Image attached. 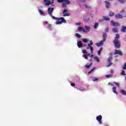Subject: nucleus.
Returning a JSON list of instances; mask_svg holds the SVG:
<instances>
[{
    "instance_id": "nucleus-23",
    "label": "nucleus",
    "mask_w": 126,
    "mask_h": 126,
    "mask_svg": "<svg viewBox=\"0 0 126 126\" xmlns=\"http://www.w3.org/2000/svg\"><path fill=\"white\" fill-rule=\"evenodd\" d=\"M120 38V34L117 33L116 34V37H115L114 40H119L118 39Z\"/></svg>"
},
{
    "instance_id": "nucleus-34",
    "label": "nucleus",
    "mask_w": 126,
    "mask_h": 126,
    "mask_svg": "<svg viewBox=\"0 0 126 126\" xmlns=\"http://www.w3.org/2000/svg\"><path fill=\"white\" fill-rule=\"evenodd\" d=\"M121 93H122V94H123V95H126V92H125L124 90H122L121 91Z\"/></svg>"
},
{
    "instance_id": "nucleus-35",
    "label": "nucleus",
    "mask_w": 126,
    "mask_h": 126,
    "mask_svg": "<svg viewBox=\"0 0 126 126\" xmlns=\"http://www.w3.org/2000/svg\"><path fill=\"white\" fill-rule=\"evenodd\" d=\"M90 20V19L89 18H88V19H86L85 18H84V21L85 22H88V21H89Z\"/></svg>"
},
{
    "instance_id": "nucleus-3",
    "label": "nucleus",
    "mask_w": 126,
    "mask_h": 126,
    "mask_svg": "<svg viewBox=\"0 0 126 126\" xmlns=\"http://www.w3.org/2000/svg\"><path fill=\"white\" fill-rule=\"evenodd\" d=\"M57 2L59 3H62V6L63 8L66 7V5L70 4V1L69 0H57Z\"/></svg>"
},
{
    "instance_id": "nucleus-56",
    "label": "nucleus",
    "mask_w": 126,
    "mask_h": 126,
    "mask_svg": "<svg viewBox=\"0 0 126 126\" xmlns=\"http://www.w3.org/2000/svg\"><path fill=\"white\" fill-rule=\"evenodd\" d=\"M45 23H48V22H45Z\"/></svg>"
},
{
    "instance_id": "nucleus-31",
    "label": "nucleus",
    "mask_w": 126,
    "mask_h": 126,
    "mask_svg": "<svg viewBox=\"0 0 126 126\" xmlns=\"http://www.w3.org/2000/svg\"><path fill=\"white\" fill-rule=\"evenodd\" d=\"M121 74V75H126V71H125L124 70H122Z\"/></svg>"
},
{
    "instance_id": "nucleus-11",
    "label": "nucleus",
    "mask_w": 126,
    "mask_h": 126,
    "mask_svg": "<svg viewBox=\"0 0 126 126\" xmlns=\"http://www.w3.org/2000/svg\"><path fill=\"white\" fill-rule=\"evenodd\" d=\"M105 6L106 8H110L111 6V4L110 3V2L108 1V0H106L105 1Z\"/></svg>"
},
{
    "instance_id": "nucleus-46",
    "label": "nucleus",
    "mask_w": 126,
    "mask_h": 126,
    "mask_svg": "<svg viewBox=\"0 0 126 126\" xmlns=\"http://www.w3.org/2000/svg\"><path fill=\"white\" fill-rule=\"evenodd\" d=\"M81 25V23H76V25Z\"/></svg>"
},
{
    "instance_id": "nucleus-20",
    "label": "nucleus",
    "mask_w": 126,
    "mask_h": 126,
    "mask_svg": "<svg viewBox=\"0 0 126 126\" xmlns=\"http://www.w3.org/2000/svg\"><path fill=\"white\" fill-rule=\"evenodd\" d=\"M85 28L87 32H89V31H90V27H87V26H85Z\"/></svg>"
},
{
    "instance_id": "nucleus-40",
    "label": "nucleus",
    "mask_w": 126,
    "mask_h": 126,
    "mask_svg": "<svg viewBox=\"0 0 126 126\" xmlns=\"http://www.w3.org/2000/svg\"><path fill=\"white\" fill-rule=\"evenodd\" d=\"M94 69H95V68H94L93 69H92L90 71H89L88 72V74H90V73H91L92 72V71H93V70H94Z\"/></svg>"
},
{
    "instance_id": "nucleus-27",
    "label": "nucleus",
    "mask_w": 126,
    "mask_h": 126,
    "mask_svg": "<svg viewBox=\"0 0 126 126\" xmlns=\"http://www.w3.org/2000/svg\"><path fill=\"white\" fill-rule=\"evenodd\" d=\"M105 77H107V78H111V77H113V74H111L109 75H106Z\"/></svg>"
},
{
    "instance_id": "nucleus-51",
    "label": "nucleus",
    "mask_w": 126,
    "mask_h": 126,
    "mask_svg": "<svg viewBox=\"0 0 126 126\" xmlns=\"http://www.w3.org/2000/svg\"><path fill=\"white\" fill-rule=\"evenodd\" d=\"M80 1H82V2H85V0H80Z\"/></svg>"
},
{
    "instance_id": "nucleus-17",
    "label": "nucleus",
    "mask_w": 126,
    "mask_h": 126,
    "mask_svg": "<svg viewBox=\"0 0 126 126\" xmlns=\"http://www.w3.org/2000/svg\"><path fill=\"white\" fill-rule=\"evenodd\" d=\"M121 31L123 32H126V27L125 26H122Z\"/></svg>"
},
{
    "instance_id": "nucleus-52",
    "label": "nucleus",
    "mask_w": 126,
    "mask_h": 126,
    "mask_svg": "<svg viewBox=\"0 0 126 126\" xmlns=\"http://www.w3.org/2000/svg\"><path fill=\"white\" fill-rule=\"evenodd\" d=\"M87 57L89 56H91V54H89V53H87Z\"/></svg>"
},
{
    "instance_id": "nucleus-8",
    "label": "nucleus",
    "mask_w": 126,
    "mask_h": 126,
    "mask_svg": "<svg viewBox=\"0 0 126 126\" xmlns=\"http://www.w3.org/2000/svg\"><path fill=\"white\" fill-rule=\"evenodd\" d=\"M114 55H119V56H123V52L121 50H118L115 49V52L114 53Z\"/></svg>"
},
{
    "instance_id": "nucleus-38",
    "label": "nucleus",
    "mask_w": 126,
    "mask_h": 126,
    "mask_svg": "<svg viewBox=\"0 0 126 126\" xmlns=\"http://www.w3.org/2000/svg\"><path fill=\"white\" fill-rule=\"evenodd\" d=\"M83 41L84 43H87V42H88V40H87V39L84 38V39H83Z\"/></svg>"
},
{
    "instance_id": "nucleus-15",
    "label": "nucleus",
    "mask_w": 126,
    "mask_h": 126,
    "mask_svg": "<svg viewBox=\"0 0 126 126\" xmlns=\"http://www.w3.org/2000/svg\"><path fill=\"white\" fill-rule=\"evenodd\" d=\"M78 31H79V32H86V31H85V30L82 27H79Z\"/></svg>"
},
{
    "instance_id": "nucleus-2",
    "label": "nucleus",
    "mask_w": 126,
    "mask_h": 126,
    "mask_svg": "<svg viewBox=\"0 0 126 126\" xmlns=\"http://www.w3.org/2000/svg\"><path fill=\"white\" fill-rule=\"evenodd\" d=\"M103 39L102 40L98 43L95 44L97 47H101L104 45V42H105L107 39V33L104 32L102 35Z\"/></svg>"
},
{
    "instance_id": "nucleus-54",
    "label": "nucleus",
    "mask_w": 126,
    "mask_h": 126,
    "mask_svg": "<svg viewBox=\"0 0 126 126\" xmlns=\"http://www.w3.org/2000/svg\"><path fill=\"white\" fill-rule=\"evenodd\" d=\"M93 60H92V58L91 59V60H90V62H93Z\"/></svg>"
},
{
    "instance_id": "nucleus-36",
    "label": "nucleus",
    "mask_w": 126,
    "mask_h": 126,
    "mask_svg": "<svg viewBox=\"0 0 126 126\" xmlns=\"http://www.w3.org/2000/svg\"><path fill=\"white\" fill-rule=\"evenodd\" d=\"M118 0L119 2H121V3H125L124 0Z\"/></svg>"
},
{
    "instance_id": "nucleus-50",
    "label": "nucleus",
    "mask_w": 126,
    "mask_h": 126,
    "mask_svg": "<svg viewBox=\"0 0 126 126\" xmlns=\"http://www.w3.org/2000/svg\"><path fill=\"white\" fill-rule=\"evenodd\" d=\"M93 57H94V55H90V58H91V59H92V58H93Z\"/></svg>"
},
{
    "instance_id": "nucleus-55",
    "label": "nucleus",
    "mask_w": 126,
    "mask_h": 126,
    "mask_svg": "<svg viewBox=\"0 0 126 126\" xmlns=\"http://www.w3.org/2000/svg\"><path fill=\"white\" fill-rule=\"evenodd\" d=\"M91 17H93V15L91 14Z\"/></svg>"
},
{
    "instance_id": "nucleus-53",
    "label": "nucleus",
    "mask_w": 126,
    "mask_h": 126,
    "mask_svg": "<svg viewBox=\"0 0 126 126\" xmlns=\"http://www.w3.org/2000/svg\"><path fill=\"white\" fill-rule=\"evenodd\" d=\"M109 56H110V57H112V56H113V53H110L109 54Z\"/></svg>"
},
{
    "instance_id": "nucleus-12",
    "label": "nucleus",
    "mask_w": 126,
    "mask_h": 126,
    "mask_svg": "<svg viewBox=\"0 0 126 126\" xmlns=\"http://www.w3.org/2000/svg\"><path fill=\"white\" fill-rule=\"evenodd\" d=\"M115 16V18H116L117 19H121L123 17V15H122V14H116Z\"/></svg>"
},
{
    "instance_id": "nucleus-43",
    "label": "nucleus",
    "mask_w": 126,
    "mask_h": 126,
    "mask_svg": "<svg viewBox=\"0 0 126 126\" xmlns=\"http://www.w3.org/2000/svg\"><path fill=\"white\" fill-rule=\"evenodd\" d=\"M103 21H104V19H100L99 20V22H103Z\"/></svg>"
},
{
    "instance_id": "nucleus-49",
    "label": "nucleus",
    "mask_w": 126,
    "mask_h": 126,
    "mask_svg": "<svg viewBox=\"0 0 126 126\" xmlns=\"http://www.w3.org/2000/svg\"><path fill=\"white\" fill-rule=\"evenodd\" d=\"M110 72L112 73V74H113V73H114V70H111Z\"/></svg>"
},
{
    "instance_id": "nucleus-24",
    "label": "nucleus",
    "mask_w": 126,
    "mask_h": 126,
    "mask_svg": "<svg viewBox=\"0 0 126 126\" xmlns=\"http://www.w3.org/2000/svg\"><path fill=\"white\" fill-rule=\"evenodd\" d=\"M114 15H115V13H114V12H113L112 11H109V16L112 17Z\"/></svg>"
},
{
    "instance_id": "nucleus-5",
    "label": "nucleus",
    "mask_w": 126,
    "mask_h": 126,
    "mask_svg": "<svg viewBox=\"0 0 126 126\" xmlns=\"http://www.w3.org/2000/svg\"><path fill=\"white\" fill-rule=\"evenodd\" d=\"M92 45H93V42H92V40H91L90 44H88V47L87 48V49L90 48L91 54H93V51H94L93 47L91 46H92Z\"/></svg>"
},
{
    "instance_id": "nucleus-30",
    "label": "nucleus",
    "mask_w": 126,
    "mask_h": 126,
    "mask_svg": "<svg viewBox=\"0 0 126 126\" xmlns=\"http://www.w3.org/2000/svg\"><path fill=\"white\" fill-rule=\"evenodd\" d=\"M85 7H86V8H92L91 6H90V5H88V4H85Z\"/></svg>"
},
{
    "instance_id": "nucleus-14",
    "label": "nucleus",
    "mask_w": 126,
    "mask_h": 126,
    "mask_svg": "<svg viewBox=\"0 0 126 126\" xmlns=\"http://www.w3.org/2000/svg\"><path fill=\"white\" fill-rule=\"evenodd\" d=\"M77 44L78 48H81V47H83V44H82V42H81V41L80 40L78 41Z\"/></svg>"
},
{
    "instance_id": "nucleus-44",
    "label": "nucleus",
    "mask_w": 126,
    "mask_h": 126,
    "mask_svg": "<svg viewBox=\"0 0 126 126\" xmlns=\"http://www.w3.org/2000/svg\"><path fill=\"white\" fill-rule=\"evenodd\" d=\"M98 78H94L93 79V81H98Z\"/></svg>"
},
{
    "instance_id": "nucleus-29",
    "label": "nucleus",
    "mask_w": 126,
    "mask_h": 126,
    "mask_svg": "<svg viewBox=\"0 0 126 126\" xmlns=\"http://www.w3.org/2000/svg\"><path fill=\"white\" fill-rule=\"evenodd\" d=\"M113 84L116 85L118 88H120V84L117 82H113Z\"/></svg>"
},
{
    "instance_id": "nucleus-4",
    "label": "nucleus",
    "mask_w": 126,
    "mask_h": 126,
    "mask_svg": "<svg viewBox=\"0 0 126 126\" xmlns=\"http://www.w3.org/2000/svg\"><path fill=\"white\" fill-rule=\"evenodd\" d=\"M113 43L114 44V46L116 47L117 49L121 48V41H120V40H113Z\"/></svg>"
},
{
    "instance_id": "nucleus-37",
    "label": "nucleus",
    "mask_w": 126,
    "mask_h": 126,
    "mask_svg": "<svg viewBox=\"0 0 126 126\" xmlns=\"http://www.w3.org/2000/svg\"><path fill=\"white\" fill-rule=\"evenodd\" d=\"M76 36L77 37V38H81V35L78 33L76 34Z\"/></svg>"
},
{
    "instance_id": "nucleus-18",
    "label": "nucleus",
    "mask_w": 126,
    "mask_h": 126,
    "mask_svg": "<svg viewBox=\"0 0 126 126\" xmlns=\"http://www.w3.org/2000/svg\"><path fill=\"white\" fill-rule=\"evenodd\" d=\"M103 18L106 21H110V18L107 16H103Z\"/></svg>"
},
{
    "instance_id": "nucleus-10",
    "label": "nucleus",
    "mask_w": 126,
    "mask_h": 126,
    "mask_svg": "<svg viewBox=\"0 0 126 126\" xmlns=\"http://www.w3.org/2000/svg\"><path fill=\"white\" fill-rule=\"evenodd\" d=\"M111 24H112L113 26H115L116 27H118V26H120V23L115 22H114V21H111Z\"/></svg>"
},
{
    "instance_id": "nucleus-19",
    "label": "nucleus",
    "mask_w": 126,
    "mask_h": 126,
    "mask_svg": "<svg viewBox=\"0 0 126 126\" xmlns=\"http://www.w3.org/2000/svg\"><path fill=\"white\" fill-rule=\"evenodd\" d=\"M119 29L117 28H113L112 29V31L113 32V33H118V30Z\"/></svg>"
},
{
    "instance_id": "nucleus-41",
    "label": "nucleus",
    "mask_w": 126,
    "mask_h": 126,
    "mask_svg": "<svg viewBox=\"0 0 126 126\" xmlns=\"http://www.w3.org/2000/svg\"><path fill=\"white\" fill-rule=\"evenodd\" d=\"M71 86L72 87H74V86H75V83H71Z\"/></svg>"
},
{
    "instance_id": "nucleus-9",
    "label": "nucleus",
    "mask_w": 126,
    "mask_h": 126,
    "mask_svg": "<svg viewBox=\"0 0 126 126\" xmlns=\"http://www.w3.org/2000/svg\"><path fill=\"white\" fill-rule=\"evenodd\" d=\"M96 120L98 122L99 124H102V115H99L96 117Z\"/></svg>"
},
{
    "instance_id": "nucleus-48",
    "label": "nucleus",
    "mask_w": 126,
    "mask_h": 126,
    "mask_svg": "<svg viewBox=\"0 0 126 126\" xmlns=\"http://www.w3.org/2000/svg\"><path fill=\"white\" fill-rule=\"evenodd\" d=\"M51 26H52V25H51V24H49V25H48V28H51Z\"/></svg>"
},
{
    "instance_id": "nucleus-25",
    "label": "nucleus",
    "mask_w": 126,
    "mask_h": 126,
    "mask_svg": "<svg viewBox=\"0 0 126 126\" xmlns=\"http://www.w3.org/2000/svg\"><path fill=\"white\" fill-rule=\"evenodd\" d=\"M94 61L97 62V63H100V60L99 59V58L95 57L94 58Z\"/></svg>"
},
{
    "instance_id": "nucleus-21",
    "label": "nucleus",
    "mask_w": 126,
    "mask_h": 126,
    "mask_svg": "<svg viewBox=\"0 0 126 126\" xmlns=\"http://www.w3.org/2000/svg\"><path fill=\"white\" fill-rule=\"evenodd\" d=\"M113 92L115 93V94H118V93L117 92L116 87H113L112 88Z\"/></svg>"
},
{
    "instance_id": "nucleus-6",
    "label": "nucleus",
    "mask_w": 126,
    "mask_h": 126,
    "mask_svg": "<svg viewBox=\"0 0 126 126\" xmlns=\"http://www.w3.org/2000/svg\"><path fill=\"white\" fill-rule=\"evenodd\" d=\"M113 60V56H110L108 60H107V62L108 63H109V64L107 65V67H109L110 66H111V65H112V64H113V63H112V60Z\"/></svg>"
},
{
    "instance_id": "nucleus-47",
    "label": "nucleus",
    "mask_w": 126,
    "mask_h": 126,
    "mask_svg": "<svg viewBox=\"0 0 126 126\" xmlns=\"http://www.w3.org/2000/svg\"><path fill=\"white\" fill-rule=\"evenodd\" d=\"M120 12L121 13H125V10H122Z\"/></svg>"
},
{
    "instance_id": "nucleus-7",
    "label": "nucleus",
    "mask_w": 126,
    "mask_h": 126,
    "mask_svg": "<svg viewBox=\"0 0 126 126\" xmlns=\"http://www.w3.org/2000/svg\"><path fill=\"white\" fill-rule=\"evenodd\" d=\"M67 10L66 9H64L63 11V16H70V13H67Z\"/></svg>"
},
{
    "instance_id": "nucleus-22",
    "label": "nucleus",
    "mask_w": 126,
    "mask_h": 126,
    "mask_svg": "<svg viewBox=\"0 0 126 126\" xmlns=\"http://www.w3.org/2000/svg\"><path fill=\"white\" fill-rule=\"evenodd\" d=\"M99 26V23H95L94 26V29H96L97 27Z\"/></svg>"
},
{
    "instance_id": "nucleus-13",
    "label": "nucleus",
    "mask_w": 126,
    "mask_h": 126,
    "mask_svg": "<svg viewBox=\"0 0 126 126\" xmlns=\"http://www.w3.org/2000/svg\"><path fill=\"white\" fill-rule=\"evenodd\" d=\"M44 2L45 3V5H50L52 4V3L50 0H44Z\"/></svg>"
},
{
    "instance_id": "nucleus-28",
    "label": "nucleus",
    "mask_w": 126,
    "mask_h": 126,
    "mask_svg": "<svg viewBox=\"0 0 126 126\" xmlns=\"http://www.w3.org/2000/svg\"><path fill=\"white\" fill-rule=\"evenodd\" d=\"M113 84L116 85L118 88H120V84L117 82H113Z\"/></svg>"
},
{
    "instance_id": "nucleus-26",
    "label": "nucleus",
    "mask_w": 126,
    "mask_h": 126,
    "mask_svg": "<svg viewBox=\"0 0 126 126\" xmlns=\"http://www.w3.org/2000/svg\"><path fill=\"white\" fill-rule=\"evenodd\" d=\"M103 50V48H100L99 50L98 51V56H100L101 55V52H102V50Z\"/></svg>"
},
{
    "instance_id": "nucleus-16",
    "label": "nucleus",
    "mask_w": 126,
    "mask_h": 126,
    "mask_svg": "<svg viewBox=\"0 0 126 126\" xmlns=\"http://www.w3.org/2000/svg\"><path fill=\"white\" fill-rule=\"evenodd\" d=\"M38 10L40 15H45V12H44V11L41 10L40 9H38Z\"/></svg>"
},
{
    "instance_id": "nucleus-42",
    "label": "nucleus",
    "mask_w": 126,
    "mask_h": 126,
    "mask_svg": "<svg viewBox=\"0 0 126 126\" xmlns=\"http://www.w3.org/2000/svg\"><path fill=\"white\" fill-rule=\"evenodd\" d=\"M105 32H109V28L107 27L105 30Z\"/></svg>"
},
{
    "instance_id": "nucleus-39",
    "label": "nucleus",
    "mask_w": 126,
    "mask_h": 126,
    "mask_svg": "<svg viewBox=\"0 0 126 126\" xmlns=\"http://www.w3.org/2000/svg\"><path fill=\"white\" fill-rule=\"evenodd\" d=\"M83 54H87V51H86V50H82Z\"/></svg>"
},
{
    "instance_id": "nucleus-1",
    "label": "nucleus",
    "mask_w": 126,
    "mask_h": 126,
    "mask_svg": "<svg viewBox=\"0 0 126 126\" xmlns=\"http://www.w3.org/2000/svg\"><path fill=\"white\" fill-rule=\"evenodd\" d=\"M47 10L48 14L51 16V17H52L53 19L58 20V21L56 22V24L59 25L62 24V23H66V20L64 19V17L56 18L55 16H53V15H52V13L54 12V8L49 7Z\"/></svg>"
},
{
    "instance_id": "nucleus-32",
    "label": "nucleus",
    "mask_w": 126,
    "mask_h": 126,
    "mask_svg": "<svg viewBox=\"0 0 126 126\" xmlns=\"http://www.w3.org/2000/svg\"><path fill=\"white\" fill-rule=\"evenodd\" d=\"M83 58H84V59H85L86 60H87L88 59V57L87 56V55L86 54H84L83 55Z\"/></svg>"
},
{
    "instance_id": "nucleus-33",
    "label": "nucleus",
    "mask_w": 126,
    "mask_h": 126,
    "mask_svg": "<svg viewBox=\"0 0 126 126\" xmlns=\"http://www.w3.org/2000/svg\"><path fill=\"white\" fill-rule=\"evenodd\" d=\"M91 65H92V63H91L89 65H86L85 67H86L87 68H89V67H90Z\"/></svg>"
},
{
    "instance_id": "nucleus-45",
    "label": "nucleus",
    "mask_w": 126,
    "mask_h": 126,
    "mask_svg": "<svg viewBox=\"0 0 126 126\" xmlns=\"http://www.w3.org/2000/svg\"><path fill=\"white\" fill-rule=\"evenodd\" d=\"M109 85H111V86H114V84H113L112 83H111V82L109 83Z\"/></svg>"
}]
</instances>
